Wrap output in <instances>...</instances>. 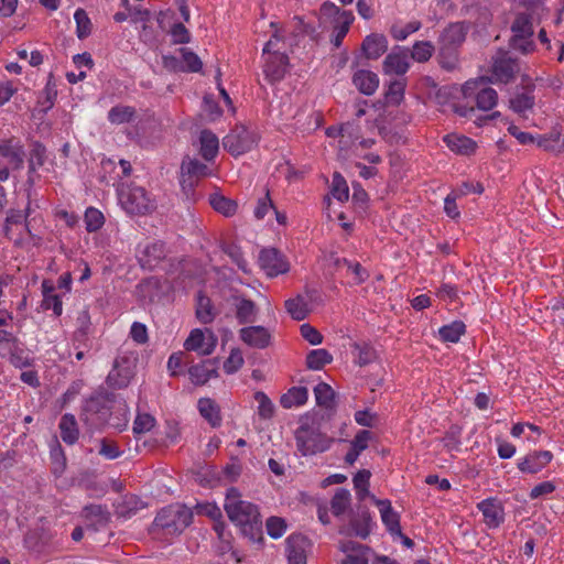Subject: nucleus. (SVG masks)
Wrapping results in <instances>:
<instances>
[{
	"label": "nucleus",
	"instance_id": "nucleus-1",
	"mask_svg": "<svg viewBox=\"0 0 564 564\" xmlns=\"http://www.w3.org/2000/svg\"><path fill=\"white\" fill-rule=\"evenodd\" d=\"M224 509L231 522L239 527L243 536L251 542H261L262 520L258 506L241 499L239 490L235 487L227 489Z\"/></svg>",
	"mask_w": 564,
	"mask_h": 564
},
{
	"label": "nucleus",
	"instance_id": "nucleus-2",
	"mask_svg": "<svg viewBox=\"0 0 564 564\" xmlns=\"http://www.w3.org/2000/svg\"><path fill=\"white\" fill-rule=\"evenodd\" d=\"M297 451L303 456H312L327 451L333 438L319 430L317 413H307L300 420V426L295 431Z\"/></svg>",
	"mask_w": 564,
	"mask_h": 564
},
{
	"label": "nucleus",
	"instance_id": "nucleus-3",
	"mask_svg": "<svg viewBox=\"0 0 564 564\" xmlns=\"http://www.w3.org/2000/svg\"><path fill=\"white\" fill-rule=\"evenodd\" d=\"M193 521V510L182 503H173L162 508L153 522L154 529H160L164 534L178 535Z\"/></svg>",
	"mask_w": 564,
	"mask_h": 564
},
{
	"label": "nucleus",
	"instance_id": "nucleus-4",
	"mask_svg": "<svg viewBox=\"0 0 564 564\" xmlns=\"http://www.w3.org/2000/svg\"><path fill=\"white\" fill-rule=\"evenodd\" d=\"M118 197L122 208L130 215H147L156 208L155 199L141 186L122 184Z\"/></svg>",
	"mask_w": 564,
	"mask_h": 564
},
{
	"label": "nucleus",
	"instance_id": "nucleus-5",
	"mask_svg": "<svg viewBox=\"0 0 564 564\" xmlns=\"http://www.w3.org/2000/svg\"><path fill=\"white\" fill-rule=\"evenodd\" d=\"M532 14L527 12L518 13L512 25V36L510 46L523 54L532 52L534 48Z\"/></svg>",
	"mask_w": 564,
	"mask_h": 564
},
{
	"label": "nucleus",
	"instance_id": "nucleus-6",
	"mask_svg": "<svg viewBox=\"0 0 564 564\" xmlns=\"http://www.w3.org/2000/svg\"><path fill=\"white\" fill-rule=\"evenodd\" d=\"M258 134L245 126H236L224 139L223 147L234 156L251 151L258 144Z\"/></svg>",
	"mask_w": 564,
	"mask_h": 564
},
{
	"label": "nucleus",
	"instance_id": "nucleus-7",
	"mask_svg": "<svg viewBox=\"0 0 564 564\" xmlns=\"http://www.w3.org/2000/svg\"><path fill=\"white\" fill-rule=\"evenodd\" d=\"M465 97H474L477 108L482 111L491 110L498 102L497 91L485 86L484 78L479 82H467L463 87Z\"/></svg>",
	"mask_w": 564,
	"mask_h": 564
},
{
	"label": "nucleus",
	"instance_id": "nucleus-8",
	"mask_svg": "<svg viewBox=\"0 0 564 564\" xmlns=\"http://www.w3.org/2000/svg\"><path fill=\"white\" fill-rule=\"evenodd\" d=\"M134 376L131 358L120 356L115 359L112 369L106 378V383L111 389H124Z\"/></svg>",
	"mask_w": 564,
	"mask_h": 564
},
{
	"label": "nucleus",
	"instance_id": "nucleus-9",
	"mask_svg": "<svg viewBox=\"0 0 564 564\" xmlns=\"http://www.w3.org/2000/svg\"><path fill=\"white\" fill-rule=\"evenodd\" d=\"M491 70L496 82L508 84L519 73L520 66L518 61L511 57L508 52L499 51L492 58Z\"/></svg>",
	"mask_w": 564,
	"mask_h": 564
},
{
	"label": "nucleus",
	"instance_id": "nucleus-10",
	"mask_svg": "<svg viewBox=\"0 0 564 564\" xmlns=\"http://www.w3.org/2000/svg\"><path fill=\"white\" fill-rule=\"evenodd\" d=\"M226 301L235 307V316L239 324H252L256 322L259 310L252 300L235 291Z\"/></svg>",
	"mask_w": 564,
	"mask_h": 564
},
{
	"label": "nucleus",
	"instance_id": "nucleus-11",
	"mask_svg": "<svg viewBox=\"0 0 564 564\" xmlns=\"http://www.w3.org/2000/svg\"><path fill=\"white\" fill-rule=\"evenodd\" d=\"M216 345L217 337L212 330L206 329V333H204L202 329L195 328L185 340L184 348L187 351H198L202 356H209L215 350Z\"/></svg>",
	"mask_w": 564,
	"mask_h": 564
},
{
	"label": "nucleus",
	"instance_id": "nucleus-12",
	"mask_svg": "<svg viewBox=\"0 0 564 564\" xmlns=\"http://www.w3.org/2000/svg\"><path fill=\"white\" fill-rule=\"evenodd\" d=\"M535 84L528 83L523 86H517L514 88L513 94L509 98V108L520 115L524 116V113L529 110H532L535 105Z\"/></svg>",
	"mask_w": 564,
	"mask_h": 564
},
{
	"label": "nucleus",
	"instance_id": "nucleus-13",
	"mask_svg": "<svg viewBox=\"0 0 564 564\" xmlns=\"http://www.w3.org/2000/svg\"><path fill=\"white\" fill-rule=\"evenodd\" d=\"M310 546L308 539L294 533L286 539V556L289 564H306V549Z\"/></svg>",
	"mask_w": 564,
	"mask_h": 564
},
{
	"label": "nucleus",
	"instance_id": "nucleus-14",
	"mask_svg": "<svg viewBox=\"0 0 564 564\" xmlns=\"http://www.w3.org/2000/svg\"><path fill=\"white\" fill-rule=\"evenodd\" d=\"M259 263L270 276L285 273L289 270V264L283 260L281 253L274 248L261 250Z\"/></svg>",
	"mask_w": 564,
	"mask_h": 564
},
{
	"label": "nucleus",
	"instance_id": "nucleus-15",
	"mask_svg": "<svg viewBox=\"0 0 564 564\" xmlns=\"http://www.w3.org/2000/svg\"><path fill=\"white\" fill-rule=\"evenodd\" d=\"M409 50L395 46L383 61L386 74L404 75L409 69Z\"/></svg>",
	"mask_w": 564,
	"mask_h": 564
},
{
	"label": "nucleus",
	"instance_id": "nucleus-16",
	"mask_svg": "<svg viewBox=\"0 0 564 564\" xmlns=\"http://www.w3.org/2000/svg\"><path fill=\"white\" fill-rule=\"evenodd\" d=\"M289 67V57L288 55L274 52L272 55L269 56L265 66H264V75L265 78L271 83L275 84L278 82H281Z\"/></svg>",
	"mask_w": 564,
	"mask_h": 564
},
{
	"label": "nucleus",
	"instance_id": "nucleus-17",
	"mask_svg": "<svg viewBox=\"0 0 564 564\" xmlns=\"http://www.w3.org/2000/svg\"><path fill=\"white\" fill-rule=\"evenodd\" d=\"M0 154L7 159L13 169L20 170L23 167L25 152L23 145L15 138L0 142Z\"/></svg>",
	"mask_w": 564,
	"mask_h": 564
},
{
	"label": "nucleus",
	"instance_id": "nucleus-18",
	"mask_svg": "<svg viewBox=\"0 0 564 564\" xmlns=\"http://www.w3.org/2000/svg\"><path fill=\"white\" fill-rule=\"evenodd\" d=\"M239 335L243 343L258 349H264L271 343V334L263 326L243 327L240 329Z\"/></svg>",
	"mask_w": 564,
	"mask_h": 564
},
{
	"label": "nucleus",
	"instance_id": "nucleus-19",
	"mask_svg": "<svg viewBox=\"0 0 564 564\" xmlns=\"http://www.w3.org/2000/svg\"><path fill=\"white\" fill-rule=\"evenodd\" d=\"M82 516L86 521L87 528L98 531L110 522V512L107 507L101 505H88L84 507Z\"/></svg>",
	"mask_w": 564,
	"mask_h": 564
},
{
	"label": "nucleus",
	"instance_id": "nucleus-20",
	"mask_svg": "<svg viewBox=\"0 0 564 564\" xmlns=\"http://www.w3.org/2000/svg\"><path fill=\"white\" fill-rule=\"evenodd\" d=\"M470 29V23L460 21L451 23L441 34L440 44L457 47L466 39V35Z\"/></svg>",
	"mask_w": 564,
	"mask_h": 564
},
{
	"label": "nucleus",
	"instance_id": "nucleus-21",
	"mask_svg": "<svg viewBox=\"0 0 564 564\" xmlns=\"http://www.w3.org/2000/svg\"><path fill=\"white\" fill-rule=\"evenodd\" d=\"M553 458L550 451H535L528 454L521 462L518 463V468L522 473L536 474L542 470Z\"/></svg>",
	"mask_w": 564,
	"mask_h": 564
},
{
	"label": "nucleus",
	"instance_id": "nucleus-22",
	"mask_svg": "<svg viewBox=\"0 0 564 564\" xmlns=\"http://www.w3.org/2000/svg\"><path fill=\"white\" fill-rule=\"evenodd\" d=\"M373 502L379 507L381 519L388 532L392 535L401 534L400 516L392 509L391 502L388 499H377L371 497Z\"/></svg>",
	"mask_w": 564,
	"mask_h": 564
},
{
	"label": "nucleus",
	"instance_id": "nucleus-23",
	"mask_svg": "<svg viewBox=\"0 0 564 564\" xmlns=\"http://www.w3.org/2000/svg\"><path fill=\"white\" fill-rule=\"evenodd\" d=\"M217 359H207L188 369L191 381L196 386L205 384L210 378L217 377Z\"/></svg>",
	"mask_w": 564,
	"mask_h": 564
},
{
	"label": "nucleus",
	"instance_id": "nucleus-24",
	"mask_svg": "<svg viewBox=\"0 0 564 564\" xmlns=\"http://www.w3.org/2000/svg\"><path fill=\"white\" fill-rule=\"evenodd\" d=\"M388 50V40L383 34L371 33L361 44L362 54L367 59H377Z\"/></svg>",
	"mask_w": 564,
	"mask_h": 564
},
{
	"label": "nucleus",
	"instance_id": "nucleus-25",
	"mask_svg": "<svg viewBox=\"0 0 564 564\" xmlns=\"http://www.w3.org/2000/svg\"><path fill=\"white\" fill-rule=\"evenodd\" d=\"M46 161V148L39 141L31 144L29 153V171L26 184L31 188L35 184V172L39 167L43 166Z\"/></svg>",
	"mask_w": 564,
	"mask_h": 564
},
{
	"label": "nucleus",
	"instance_id": "nucleus-26",
	"mask_svg": "<svg viewBox=\"0 0 564 564\" xmlns=\"http://www.w3.org/2000/svg\"><path fill=\"white\" fill-rule=\"evenodd\" d=\"M352 84L366 96H372L379 87V77L368 69H358L352 75Z\"/></svg>",
	"mask_w": 564,
	"mask_h": 564
},
{
	"label": "nucleus",
	"instance_id": "nucleus-27",
	"mask_svg": "<svg viewBox=\"0 0 564 564\" xmlns=\"http://www.w3.org/2000/svg\"><path fill=\"white\" fill-rule=\"evenodd\" d=\"M328 261L329 265H332L336 271H339L343 268L350 271L354 274L356 284H361L369 278L368 271L359 262H351L346 258H339L335 253L329 256Z\"/></svg>",
	"mask_w": 564,
	"mask_h": 564
},
{
	"label": "nucleus",
	"instance_id": "nucleus-28",
	"mask_svg": "<svg viewBox=\"0 0 564 564\" xmlns=\"http://www.w3.org/2000/svg\"><path fill=\"white\" fill-rule=\"evenodd\" d=\"M478 508L490 528H497L503 521V508L496 499H486L478 505Z\"/></svg>",
	"mask_w": 564,
	"mask_h": 564
},
{
	"label": "nucleus",
	"instance_id": "nucleus-29",
	"mask_svg": "<svg viewBox=\"0 0 564 564\" xmlns=\"http://www.w3.org/2000/svg\"><path fill=\"white\" fill-rule=\"evenodd\" d=\"M444 142L453 152L460 155H470L477 149V143L473 139L455 133L444 137Z\"/></svg>",
	"mask_w": 564,
	"mask_h": 564
},
{
	"label": "nucleus",
	"instance_id": "nucleus-30",
	"mask_svg": "<svg viewBox=\"0 0 564 564\" xmlns=\"http://www.w3.org/2000/svg\"><path fill=\"white\" fill-rule=\"evenodd\" d=\"M198 410L200 415L213 426L221 425V415L219 405L210 398H202L198 400Z\"/></svg>",
	"mask_w": 564,
	"mask_h": 564
},
{
	"label": "nucleus",
	"instance_id": "nucleus-31",
	"mask_svg": "<svg viewBox=\"0 0 564 564\" xmlns=\"http://www.w3.org/2000/svg\"><path fill=\"white\" fill-rule=\"evenodd\" d=\"M147 503L143 502L137 496H127L122 501L115 505V513L119 518H131L138 513L141 509L147 508Z\"/></svg>",
	"mask_w": 564,
	"mask_h": 564
},
{
	"label": "nucleus",
	"instance_id": "nucleus-32",
	"mask_svg": "<svg viewBox=\"0 0 564 564\" xmlns=\"http://www.w3.org/2000/svg\"><path fill=\"white\" fill-rule=\"evenodd\" d=\"M199 153L206 161H212L218 153L219 141L217 135L210 130H202L199 135Z\"/></svg>",
	"mask_w": 564,
	"mask_h": 564
},
{
	"label": "nucleus",
	"instance_id": "nucleus-33",
	"mask_svg": "<svg viewBox=\"0 0 564 564\" xmlns=\"http://www.w3.org/2000/svg\"><path fill=\"white\" fill-rule=\"evenodd\" d=\"M314 394L318 406L328 411H335L337 405L336 393L328 383L319 382L314 388Z\"/></svg>",
	"mask_w": 564,
	"mask_h": 564
},
{
	"label": "nucleus",
	"instance_id": "nucleus-34",
	"mask_svg": "<svg viewBox=\"0 0 564 564\" xmlns=\"http://www.w3.org/2000/svg\"><path fill=\"white\" fill-rule=\"evenodd\" d=\"M59 430L63 442L68 445H73L77 442L79 430L76 419L73 414L66 413L61 417Z\"/></svg>",
	"mask_w": 564,
	"mask_h": 564
},
{
	"label": "nucleus",
	"instance_id": "nucleus-35",
	"mask_svg": "<svg viewBox=\"0 0 564 564\" xmlns=\"http://www.w3.org/2000/svg\"><path fill=\"white\" fill-rule=\"evenodd\" d=\"M307 399L308 390L305 387H293L281 397L280 403L284 409H291L305 404Z\"/></svg>",
	"mask_w": 564,
	"mask_h": 564
},
{
	"label": "nucleus",
	"instance_id": "nucleus-36",
	"mask_svg": "<svg viewBox=\"0 0 564 564\" xmlns=\"http://www.w3.org/2000/svg\"><path fill=\"white\" fill-rule=\"evenodd\" d=\"M209 204L217 213L226 217L235 215L238 208V204L234 199L219 193L209 195Z\"/></svg>",
	"mask_w": 564,
	"mask_h": 564
},
{
	"label": "nucleus",
	"instance_id": "nucleus-37",
	"mask_svg": "<svg viewBox=\"0 0 564 564\" xmlns=\"http://www.w3.org/2000/svg\"><path fill=\"white\" fill-rule=\"evenodd\" d=\"M137 117V110L131 106L117 105L108 111V120L112 124L132 122Z\"/></svg>",
	"mask_w": 564,
	"mask_h": 564
},
{
	"label": "nucleus",
	"instance_id": "nucleus-38",
	"mask_svg": "<svg viewBox=\"0 0 564 564\" xmlns=\"http://www.w3.org/2000/svg\"><path fill=\"white\" fill-rule=\"evenodd\" d=\"M215 316L212 300L203 292H198L196 305V317L198 321L203 324H209L214 321Z\"/></svg>",
	"mask_w": 564,
	"mask_h": 564
},
{
	"label": "nucleus",
	"instance_id": "nucleus-39",
	"mask_svg": "<svg viewBox=\"0 0 564 564\" xmlns=\"http://www.w3.org/2000/svg\"><path fill=\"white\" fill-rule=\"evenodd\" d=\"M355 361L360 367L367 366L377 359L376 349L368 343H354Z\"/></svg>",
	"mask_w": 564,
	"mask_h": 564
},
{
	"label": "nucleus",
	"instance_id": "nucleus-40",
	"mask_svg": "<svg viewBox=\"0 0 564 564\" xmlns=\"http://www.w3.org/2000/svg\"><path fill=\"white\" fill-rule=\"evenodd\" d=\"M285 310L295 321L305 319L310 313L307 302L302 295L285 301Z\"/></svg>",
	"mask_w": 564,
	"mask_h": 564
},
{
	"label": "nucleus",
	"instance_id": "nucleus-41",
	"mask_svg": "<svg viewBox=\"0 0 564 564\" xmlns=\"http://www.w3.org/2000/svg\"><path fill=\"white\" fill-rule=\"evenodd\" d=\"M143 257L140 258L141 265L143 268L153 267L154 263L159 262L165 257V249L162 242H153L148 245L143 250Z\"/></svg>",
	"mask_w": 564,
	"mask_h": 564
},
{
	"label": "nucleus",
	"instance_id": "nucleus-42",
	"mask_svg": "<svg viewBox=\"0 0 564 564\" xmlns=\"http://www.w3.org/2000/svg\"><path fill=\"white\" fill-rule=\"evenodd\" d=\"M351 496L349 490L338 488L330 500V510L335 517H340L350 506Z\"/></svg>",
	"mask_w": 564,
	"mask_h": 564
},
{
	"label": "nucleus",
	"instance_id": "nucleus-43",
	"mask_svg": "<svg viewBox=\"0 0 564 564\" xmlns=\"http://www.w3.org/2000/svg\"><path fill=\"white\" fill-rule=\"evenodd\" d=\"M333 361V356L324 348L313 349L306 356V367L311 370H321Z\"/></svg>",
	"mask_w": 564,
	"mask_h": 564
},
{
	"label": "nucleus",
	"instance_id": "nucleus-44",
	"mask_svg": "<svg viewBox=\"0 0 564 564\" xmlns=\"http://www.w3.org/2000/svg\"><path fill=\"white\" fill-rule=\"evenodd\" d=\"M341 22L334 23V37L332 39V43L335 47H339L343 43L344 37L349 31L351 23L355 20L352 12H344L341 13Z\"/></svg>",
	"mask_w": 564,
	"mask_h": 564
},
{
	"label": "nucleus",
	"instance_id": "nucleus-45",
	"mask_svg": "<svg viewBox=\"0 0 564 564\" xmlns=\"http://www.w3.org/2000/svg\"><path fill=\"white\" fill-rule=\"evenodd\" d=\"M181 170L196 180L199 177L208 176L212 173L210 169L205 163L189 158L183 160Z\"/></svg>",
	"mask_w": 564,
	"mask_h": 564
},
{
	"label": "nucleus",
	"instance_id": "nucleus-46",
	"mask_svg": "<svg viewBox=\"0 0 564 564\" xmlns=\"http://www.w3.org/2000/svg\"><path fill=\"white\" fill-rule=\"evenodd\" d=\"M466 326L462 321H455L440 328L438 334L443 341L457 343L465 333Z\"/></svg>",
	"mask_w": 564,
	"mask_h": 564
},
{
	"label": "nucleus",
	"instance_id": "nucleus-47",
	"mask_svg": "<svg viewBox=\"0 0 564 564\" xmlns=\"http://www.w3.org/2000/svg\"><path fill=\"white\" fill-rule=\"evenodd\" d=\"M405 86L406 84L404 79H394L390 82L384 94L387 102L390 105H399L403 99Z\"/></svg>",
	"mask_w": 564,
	"mask_h": 564
},
{
	"label": "nucleus",
	"instance_id": "nucleus-48",
	"mask_svg": "<svg viewBox=\"0 0 564 564\" xmlns=\"http://www.w3.org/2000/svg\"><path fill=\"white\" fill-rule=\"evenodd\" d=\"M434 52V45L430 41H419L413 45V50L409 57L419 63L427 62Z\"/></svg>",
	"mask_w": 564,
	"mask_h": 564
},
{
	"label": "nucleus",
	"instance_id": "nucleus-49",
	"mask_svg": "<svg viewBox=\"0 0 564 564\" xmlns=\"http://www.w3.org/2000/svg\"><path fill=\"white\" fill-rule=\"evenodd\" d=\"M370 521L371 517L368 511H364L359 518H352L350 520V527L355 535L366 539L370 534Z\"/></svg>",
	"mask_w": 564,
	"mask_h": 564
},
{
	"label": "nucleus",
	"instance_id": "nucleus-50",
	"mask_svg": "<svg viewBox=\"0 0 564 564\" xmlns=\"http://www.w3.org/2000/svg\"><path fill=\"white\" fill-rule=\"evenodd\" d=\"M254 400L259 403V416L263 420H270L274 414V404L269 399V397L262 391H257L254 393Z\"/></svg>",
	"mask_w": 564,
	"mask_h": 564
},
{
	"label": "nucleus",
	"instance_id": "nucleus-51",
	"mask_svg": "<svg viewBox=\"0 0 564 564\" xmlns=\"http://www.w3.org/2000/svg\"><path fill=\"white\" fill-rule=\"evenodd\" d=\"M76 21V34L78 39H86L91 32V22L84 9H77L74 14Z\"/></svg>",
	"mask_w": 564,
	"mask_h": 564
},
{
	"label": "nucleus",
	"instance_id": "nucleus-52",
	"mask_svg": "<svg viewBox=\"0 0 564 564\" xmlns=\"http://www.w3.org/2000/svg\"><path fill=\"white\" fill-rule=\"evenodd\" d=\"M438 61L442 68L452 70L457 64L456 47L441 45L438 53Z\"/></svg>",
	"mask_w": 564,
	"mask_h": 564
},
{
	"label": "nucleus",
	"instance_id": "nucleus-53",
	"mask_svg": "<svg viewBox=\"0 0 564 564\" xmlns=\"http://www.w3.org/2000/svg\"><path fill=\"white\" fill-rule=\"evenodd\" d=\"M105 223V217L101 212L94 207L87 208L85 213L86 230L88 232H95L99 230Z\"/></svg>",
	"mask_w": 564,
	"mask_h": 564
},
{
	"label": "nucleus",
	"instance_id": "nucleus-54",
	"mask_svg": "<svg viewBox=\"0 0 564 564\" xmlns=\"http://www.w3.org/2000/svg\"><path fill=\"white\" fill-rule=\"evenodd\" d=\"M332 195L339 202H345L349 197L348 185L338 172L333 174Z\"/></svg>",
	"mask_w": 564,
	"mask_h": 564
},
{
	"label": "nucleus",
	"instance_id": "nucleus-55",
	"mask_svg": "<svg viewBox=\"0 0 564 564\" xmlns=\"http://www.w3.org/2000/svg\"><path fill=\"white\" fill-rule=\"evenodd\" d=\"M122 7L128 12V15L131 18L132 22H149L151 19V12L148 9H143L139 6H131L129 0L121 1Z\"/></svg>",
	"mask_w": 564,
	"mask_h": 564
},
{
	"label": "nucleus",
	"instance_id": "nucleus-56",
	"mask_svg": "<svg viewBox=\"0 0 564 564\" xmlns=\"http://www.w3.org/2000/svg\"><path fill=\"white\" fill-rule=\"evenodd\" d=\"M180 52L182 54V62L183 64L185 63V72L196 73L202 69L203 63L197 54L184 47L181 48Z\"/></svg>",
	"mask_w": 564,
	"mask_h": 564
},
{
	"label": "nucleus",
	"instance_id": "nucleus-57",
	"mask_svg": "<svg viewBox=\"0 0 564 564\" xmlns=\"http://www.w3.org/2000/svg\"><path fill=\"white\" fill-rule=\"evenodd\" d=\"M155 424V419L149 413H138L133 423V433L135 435L149 432Z\"/></svg>",
	"mask_w": 564,
	"mask_h": 564
},
{
	"label": "nucleus",
	"instance_id": "nucleus-58",
	"mask_svg": "<svg viewBox=\"0 0 564 564\" xmlns=\"http://www.w3.org/2000/svg\"><path fill=\"white\" fill-rule=\"evenodd\" d=\"M267 532L272 539L281 538L286 530V522L280 517H270L267 520Z\"/></svg>",
	"mask_w": 564,
	"mask_h": 564
},
{
	"label": "nucleus",
	"instance_id": "nucleus-59",
	"mask_svg": "<svg viewBox=\"0 0 564 564\" xmlns=\"http://www.w3.org/2000/svg\"><path fill=\"white\" fill-rule=\"evenodd\" d=\"M243 365V357L241 351L236 348L231 349L229 357L224 362V370L226 373L231 375L237 372Z\"/></svg>",
	"mask_w": 564,
	"mask_h": 564
},
{
	"label": "nucleus",
	"instance_id": "nucleus-60",
	"mask_svg": "<svg viewBox=\"0 0 564 564\" xmlns=\"http://www.w3.org/2000/svg\"><path fill=\"white\" fill-rule=\"evenodd\" d=\"M30 203L28 204L24 212L17 210V209H10L8 212L6 223L10 225H18L22 221H25V230L29 232L30 236H32L31 229L29 227L28 217L30 215Z\"/></svg>",
	"mask_w": 564,
	"mask_h": 564
},
{
	"label": "nucleus",
	"instance_id": "nucleus-61",
	"mask_svg": "<svg viewBox=\"0 0 564 564\" xmlns=\"http://www.w3.org/2000/svg\"><path fill=\"white\" fill-rule=\"evenodd\" d=\"M560 141V133H551L550 135L539 137L536 143L539 148L555 154L562 153V149L557 147Z\"/></svg>",
	"mask_w": 564,
	"mask_h": 564
},
{
	"label": "nucleus",
	"instance_id": "nucleus-62",
	"mask_svg": "<svg viewBox=\"0 0 564 564\" xmlns=\"http://www.w3.org/2000/svg\"><path fill=\"white\" fill-rule=\"evenodd\" d=\"M223 250L230 257V259L238 265L241 271L248 272V263L238 246L226 245L223 247Z\"/></svg>",
	"mask_w": 564,
	"mask_h": 564
},
{
	"label": "nucleus",
	"instance_id": "nucleus-63",
	"mask_svg": "<svg viewBox=\"0 0 564 564\" xmlns=\"http://www.w3.org/2000/svg\"><path fill=\"white\" fill-rule=\"evenodd\" d=\"M180 184L186 199L194 200L197 180L181 170Z\"/></svg>",
	"mask_w": 564,
	"mask_h": 564
},
{
	"label": "nucleus",
	"instance_id": "nucleus-64",
	"mask_svg": "<svg viewBox=\"0 0 564 564\" xmlns=\"http://www.w3.org/2000/svg\"><path fill=\"white\" fill-rule=\"evenodd\" d=\"M421 26V23L417 21H413L404 25L403 28L393 26L391 29V34L395 40L402 41L405 40L410 34L417 31Z\"/></svg>",
	"mask_w": 564,
	"mask_h": 564
}]
</instances>
